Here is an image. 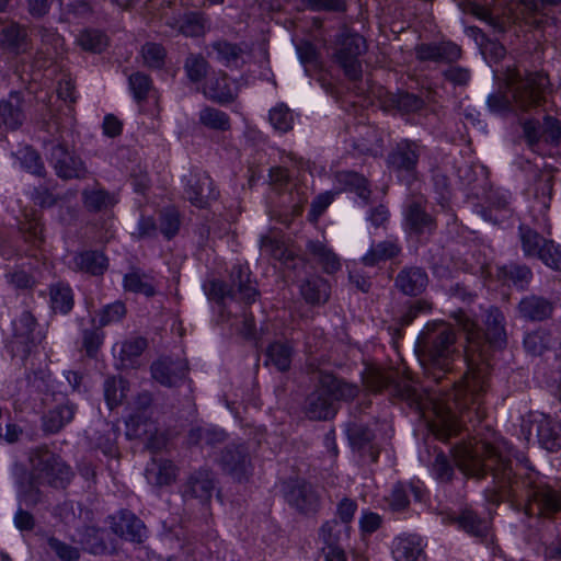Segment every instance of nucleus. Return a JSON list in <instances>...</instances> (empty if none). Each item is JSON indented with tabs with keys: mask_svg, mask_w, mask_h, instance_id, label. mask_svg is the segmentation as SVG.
<instances>
[{
	"mask_svg": "<svg viewBox=\"0 0 561 561\" xmlns=\"http://www.w3.org/2000/svg\"><path fill=\"white\" fill-rule=\"evenodd\" d=\"M455 343L456 334L450 324L428 323L419 335L416 343L424 365L425 380L422 385L415 383L409 377L400 376L394 368L376 366L366 367L363 373V382L374 393L386 390L391 397L407 401L411 408L424 414L432 412L433 432L439 439L447 440L459 431L458 413L462 415L474 405H477L474 410H478L481 403V398L471 400V391L462 388L465 378L458 383L447 382L446 387L453 386L449 392L434 388L453 369L456 356Z\"/></svg>",
	"mask_w": 561,
	"mask_h": 561,
	"instance_id": "nucleus-1",
	"label": "nucleus"
},
{
	"mask_svg": "<svg viewBox=\"0 0 561 561\" xmlns=\"http://www.w3.org/2000/svg\"><path fill=\"white\" fill-rule=\"evenodd\" d=\"M453 456L459 470L468 477L493 479V502L525 499L526 514L550 517L561 510V494L545 483L527 459L517 455L505 440L490 444L483 440L457 443Z\"/></svg>",
	"mask_w": 561,
	"mask_h": 561,
	"instance_id": "nucleus-2",
	"label": "nucleus"
},
{
	"mask_svg": "<svg viewBox=\"0 0 561 561\" xmlns=\"http://www.w3.org/2000/svg\"><path fill=\"white\" fill-rule=\"evenodd\" d=\"M457 323L467 332L468 347L466 360L468 371L465 375L463 389H469L471 400L482 398L489 389L491 365L489 347H502L506 341L504 314L497 308H490L485 316V332L481 333L476 321L459 311L455 314Z\"/></svg>",
	"mask_w": 561,
	"mask_h": 561,
	"instance_id": "nucleus-3",
	"label": "nucleus"
},
{
	"mask_svg": "<svg viewBox=\"0 0 561 561\" xmlns=\"http://www.w3.org/2000/svg\"><path fill=\"white\" fill-rule=\"evenodd\" d=\"M506 84L511 90L512 100L497 91L488 98V106L494 113L506 111L527 112L541 106L550 93V81L543 72L522 73L516 68H507Z\"/></svg>",
	"mask_w": 561,
	"mask_h": 561,
	"instance_id": "nucleus-4",
	"label": "nucleus"
},
{
	"mask_svg": "<svg viewBox=\"0 0 561 561\" xmlns=\"http://www.w3.org/2000/svg\"><path fill=\"white\" fill-rule=\"evenodd\" d=\"M30 460V479L20 484V495L27 505L41 502V485L65 488L72 478L70 467L58 455L45 447L35 449Z\"/></svg>",
	"mask_w": 561,
	"mask_h": 561,
	"instance_id": "nucleus-5",
	"label": "nucleus"
},
{
	"mask_svg": "<svg viewBox=\"0 0 561 561\" xmlns=\"http://www.w3.org/2000/svg\"><path fill=\"white\" fill-rule=\"evenodd\" d=\"M358 392L357 385L330 374L322 375L316 390L306 399L305 413L311 420H328L336 412L335 401L352 400Z\"/></svg>",
	"mask_w": 561,
	"mask_h": 561,
	"instance_id": "nucleus-6",
	"label": "nucleus"
},
{
	"mask_svg": "<svg viewBox=\"0 0 561 561\" xmlns=\"http://www.w3.org/2000/svg\"><path fill=\"white\" fill-rule=\"evenodd\" d=\"M367 50L366 39L347 28H341L336 41L335 58L343 68L345 76L351 80H358L362 77V64L359 56Z\"/></svg>",
	"mask_w": 561,
	"mask_h": 561,
	"instance_id": "nucleus-7",
	"label": "nucleus"
},
{
	"mask_svg": "<svg viewBox=\"0 0 561 561\" xmlns=\"http://www.w3.org/2000/svg\"><path fill=\"white\" fill-rule=\"evenodd\" d=\"M36 319L30 311H23L13 321V336L8 347L12 356L19 357L23 363L43 339L42 333L36 331Z\"/></svg>",
	"mask_w": 561,
	"mask_h": 561,
	"instance_id": "nucleus-8",
	"label": "nucleus"
},
{
	"mask_svg": "<svg viewBox=\"0 0 561 561\" xmlns=\"http://www.w3.org/2000/svg\"><path fill=\"white\" fill-rule=\"evenodd\" d=\"M208 295L213 299H225L228 296L237 297L247 304L253 302L259 296V291L255 284L251 282L250 274L247 267L241 265L233 266L231 271V288L219 280H213L209 283Z\"/></svg>",
	"mask_w": 561,
	"mask_h": 561,
	"instance_id": "nucleus-9",
	"label": "nucleus"
},
{
	"mask_svg": "<svg viewBox=\"0 0 561 561\" xmlns=\"http://www.w3.org/2000/svg\"><path fill=\"white\" fill-rule=\"evenodd\" d=\"M49 161L57 174L62 180H82L88 178L89 171L83 160L69 151L68 148L56 141L47 144Z\"/></svg>",
	"mask_w": 561,
	"mask_h": 561,
	"instance_id": "nucleus-10",
	"label": "nucleus"
},
{
	"mask_svg": "<svg viewBox=\"0 0 561 561\" xmlns=\"http://www.w3.org/2000/svg\"><path fill=\"white\" fill-rule=\"evenodd\" d=\"M184 197L198 208L207 207L219 195L214 181L205 172H192L184 178Z\"/></svg>",
	"mask_w": 561,
	"mask_h": 561,
	"instance_id": "nucleus-11",
	"label": "nucleus"
},
{
	"mask_svg": "<svg viewBox=\"0 0 561 561\" xmlns=\"http://www.w3.org/2000/svg\"><path fill=\"white\" fill-rule=\"evenodd\" d=\"M215 491V477L211 470L199 468L190 474L182 486V495L185 500L195 499L201 504H207Z\"/></svg>",
	"mask_w": 561,
	"mask_h": 561,
	"instance_id": "nucleus-12",
	"label": "nucleus"
},
{
	"mask_svg": "<svg viewBox=\"0 0 561 561\" xmlns=\"http://www.w3.org/2000/svg\"><path fill=\"white\" fill-rule=\"evenodd\" d=\"M152 378L164 387H175L185 380L187 375V363L184 359H172L163 357L152 363Z\"/></svg>",
	"mask_w": 561,
	"mask_h": 561,
	"instance_id": "nucleus-13",
	"label": "nucleus"
},
{
	"mask_svg": "<svg viewBox=\"0 0 561 561\" xmlns=\"http://www.w3.org/2000/svg\"><path fill=\"white\" fill-rule=\"evenodd\" d=\"M220 463L225 471L241 481L248 477L251 469L248 448L243 445H228L221 454Z\"/></svg>",
	"mask_w": 561,
	"mask_h": 561,
	"instance_id": "nucleus-14",
	"label": "nucleus"
},
{
	"mask_svg": "<svg viewBox=\"0 0 561 561\" xmlns=\"http://www.w3.org/2000/svg\"><path fill=\"white\" fill-rule=\"evenodd\" d=\"M523 130L530 148H534L540 140L553 144L561 140V124L551 116H546L542 125L527 121L523 125Z\"/></svg>",
	"mask_w": 561,
	"mask_h": 561,
	"instance_id": "nucleus-15",
	"label": "nucleus"
},
{
	"mask_svg": "<svg viewBox=\"0 0 561 561\" xmlns=\"http://www.w3.org/2000/svg\"><path fill=\"white\" fill-rule=\"evenodd\" d=\"M554 302L543 296L527 295L517 305L518 317L529 322H541L552 317Z\"/></svg>",
	"mask_w": 561,
	"mask_h": 561,
	"instance_id": "nucleus-16",
	"label": "nucleus"
},
{
	"mask_svg": "<svg viewBox=\"0 0 561 561\" xmlns=\"http://www.w3.org/2000/svg\"><path fill=\"white\" fill-rule=\"evenodd\" d=\"M409 229L416 234L432 233L436 229L434 218L426 213L422 197L411 201L405 210Z\"/></svg>",
	"mask_w": 561,
	"mask_h": 561,
	"instance_id": "nucleus-17",
	"label": "nucleus"
},
{
	"mask_svg": "<svg viewBox=\"0 0 561 561\" xmlns=\"http://www.w3.org/2000/svg\"><path fill=\"white\" fill-rule=\"evenodd\" d=\"M421 146L414 141L404 140L389 156V163L398 171L413 174L421 154Z\"/></svg>",
	"mask_w": 561,
	"mask_h": 561,
	"instance_id": "nucleus-18",
	"label": "nucleus"
},
{
	"mask_svg": "<svg viewBox=\"0 0 561 561\" xmlns=\"http://www.w3.org/2000/svg\"><path fill=\"white\" fill-rule=\"evenodd\" d=\"M203 93L206 98L218 103L231 102L236 95V88L225 72L210 75L205 82Z\"/></svg>",
	"mask_w": 561,
	"mask_h": 561,
	"instance_id": "nucleus-19",
	"label": "nucleus"
},
{
	"mask_svg": "<svg viewBox=\"0 0 561 561\" xmlns=\"http://www.w3.org/2000/svg\"><path fill=\"white\" fill-rule=\"evenodd\" d=\"M288 503L302 513L314 512L319 506V494L309 483L295 482L286 494Z\"/></svg>",
	"mask_w": 561,
	"mask_h": 561,
	"instance_id": "nucleus-20",
	"label": "nucleus"
},
{
	"mask_svg": "<svg viewBox=\"0 0 561 561\" xmlns=\"http://www.w3.org/2000/svg\"><path fill=\"white\" fill-rule=\"evenodd\" d=\"M113 531L130 541L141 542L146 535L144 523L133 513L123 511L117 518H113Z\"/></svg>",
	"mask_w": 561,
	"mask_h": 561,
	"instance_id": "nucleus-21",
	"label": "nucleus"
},
{
	"mask_svg": "<svg viewBox=\"0 0 561 561\" xmlns=\"http://www.w3.org/2000/svg\"><path fill=\"white\" fill-rule=\"evenodd\" d=\"M1 45L16 54L26 51L28 35L25 26L10 22L1 27Z\"/></svg>",
	"mask_w": 561,
	"mask_h": 561,
	"instance_id": "nucleus-22",
	"label": "nucleus"
},
{
	"mask_svg": "<svg viewBox=\"0 0 561 561\" xmlns=\"http://www.w3.org/2000/svg\"><path fill=\"white\" fill-rule=\"evenodd\" d=\"M392 553L396 561H425L426 559L421 539L416 536L397 538Z\"/></svg>",
	"mask_w": 561,
	"mask_h": 561,
	"instance_id": "nucleus-23",
	"label": "nucleus"
},
{
	"mask_svg": "<svg viewBox=\"0 0 561 561\" xmlns=\"http://www.w3.org/2000/svg\"><path fill=\"white\" fill-rule=\"evenodd\" d=\"M396 285L405 295L416 296L425 289L427 275L419 267L405 268L398 274Z\"/></svg>",
	"mask_w": 561,
	"mask_h": 561,
	"instance_id": "nucleus-24",
	"label": "nucleus"
},
{
	"mask_svg": "<svg viewBox=\"0 0 561 561\" xmlns=\"http://www.w3.org/2000/svg\"><path fill=\"white\" fill-rule=\"evenodd\" d=\"M561 0H520L524 21L535 27H542L547 21L548 5H557Z\"/></svg>",
	"mask_w": 561,
	"mask_h": 561,
	"instance_id": "nucleus-25",
	"label": "nucleus"
},
{
	"mask_svg": "<svg viewBox=\"0 0 561 561\" xmlns=\"http://www.w3.org/2000/svg\"><path fill=\"white\" fill-rule=\"evenodd\" d=\"M178 476V469L170 460H152L146 469L148 482L156 486H163L173 483Z\"/></svg>",
	"mask_w": 561,
	"mask_h": 561,
	"instance_id": "nucleus-26",
	"label": "nucleus"
},
{
	"mask_svg": "<svg viewBox=\"0 0 561 561\" xmlns=\"http://www.w3.org/2000/svg\"><path fill=\"white\" fill-rule=\"evenodd\" d=\"M0 119L3 125L11 129L22 125L24 113L22 110V98L19 92H12L8 100L0 102Z\"/></svg>",
	"mask_w": 561,
	"mask_h": 561,
	"instance_id": "nucleus-27",
	"label": "nucleus"
},
{
	"mask_svg": "<svg viewBox=\"0 0 561 561\" xmlns=\"http://www.w3.org/2000/svg\"><path fill=\"white\" fill-rule=\"evenodd\" d=\"M75 413L76 407L70 402L57 405L44 415L43 430L50 434L59 432L66 424L72 421Z\"/></svg>",
	"mask_w": 561,
	"mask_h": 561,
	"instance_id": "nucleus-28",
	"label": "nucleus"
},
{
	"mask_svg": "<svg viewBox=\"0 0 561 561\" xmlns=\"http://www.w3.org/2000/svg\"><path fill=\"white\" fill-rule=\"evenodd\" d=\"M536 424L540 445L551 453L559 450L561 448V430L559 424L547 416L536 421Z\"/></svg>",
	"mask_w": 561,
	"mask_h": 561,
	"instance_id": "nucleus-29",
	"label": "nucleus"
},
{
	"mask_svg": "<svg viewBox=\"0 0 561 561\" xmlns=\"http://www.w3.org/2000/svg\"><path fill=\"white\" fill-rule=\"evenodd\" d=\"M307 252L322 266L325 273H334L340 270L341 263L336 254L321 241L309 240Z\"/></svg>",
	"mask_w": 561,
	"mask_h": 561,
	"instance_id": "nucleus-30",
	"label": "nucleus"
},
{
	"mask_svg": "<svg viewBox=\"0 0 561 561\" xmlns=\"http://www.w3.org/2000/svg\"><path fill=\"white\" fill-rule=\"evenodd\" d=\"M168 25L178 26L179 32L185 36H201L209 28L207 19L202 13L191 12L180 20L168 21Z\"/></svg>",
	"mask_w": 561,
	"mask_h": 561,
	"instance_id": "nucleus-31",
	"label": "nucleus"
},
{
	"mask_svg": "<svg viewBox=\"0 0 561 561\" xmlns=\"http://www.w3.org/2000/svg\"><path fill=\"white\" fill-rule=\"evenodd\" d=\"M82 202L89 211H102L113 207L117 199L114 194L100 186L84 188L82 191Z\"/></svg>",
	"mask_w": 561,
	"mask_h": 561,
	"instance_id": "nucleus-32",
	"label": "nucleus"
},
{
	"mask_svg": "<svg viewBox=\"0 0 561 561\" xmlns=\"http://www.w3.org/2000/svg\"><path fill=\"white\" fill-rule=\"evenodd\" d=\"M75 267L79 271L101 275L108 266L107 259L99 251H84L77 254L73 259Z\"/></svg>",
	"mask_w": 561,
	"mask_h": 561,
	"instance_id": "nucleus-33",
	"label": "nucleus"
},
{
	"mask_svg": "<svg viewBox=\"0 0 561 561\" xmlns=\"http://www.w3.org/2000/svg\"><path fill=\"white\" fill-rule=\"evenodd\" d=\"M156 432L157 427L147 413L135 412L126 422V435L129 438L149 439Z\"/></svg>",
	"mask_w": 561,
	"mask_h": 561,
	"instance_id": "nucleus-34",
	"label": "nucleus"
},
{
	"mask_svg": "<svg viewBox=\"0 0 561 561\" xmlns=\"http://www.w3.org/2000/svg\"><path fill=\"white\" fill-rule=\"evenodd\" d=\"M401 249L396 241L386 240L374 243L369 251L363 256L362 261L367 266H374L387 260L399 255Z\"/></svg>",
	"mask_w": 561,
	"mask_h": 561,
	"instance_id": "nucleus-35",
	"label": "nucleus"
},
{
	"mask_svg": "<svg viewBox=\"0 0 561 561\" xmlns=\"http://www.w3.org/2000/svg\"><path fill=\"white\" fill-rule=\"evenodd\" d=\"M294 355L293 346L285 342H274L266 351V365H273L279 371L289 369Z\"/></svg>",
	"mask_w": 561,
	"mask_h": 561,
	"instance_id": "nucleus-36",
	"label": "nucleus"
},
{
	"mask_svg": "<svg viewBox=\"0 0 561 561\" xmlns=\"http://www.w3.org/2000/svg\"><path fill=\"white\" fill-rule=\"evenodd\" d=\"M300 291L307 302L323 304L329 299L330 285L321 277H313L301 285Z\"/></svg>",
	"mask_w": 561,
	"mask_h": 561,
	"instance_id": "nucleus-37",
	"label": "nucleus"
},
{
	"mask_svg": "<svg viewBox=\"0 0 561 561\" xmlns=\"http://www.w3.org/2000/svg\"><path fill=\"white\" fill-rule=\"evenodd\" d=\"M147 347V341L142 337H133L122 344L119 351V364L123 368H135L138 358Z\"/></svg>",
	"mask_w": 561,
	"mask_h": 561,
	"instance_id": "nucleus-38",
	"label": "nucleus"
},
{
	"mask_svg": "<svg viewBox=\"0 0 561 561\" xmlns=\"http://www.w3.org/2000/svg\"><path fill=\"white\" fill-rule=\"evenodd\" d=\"M519 240L523 253L526 257H537L542 247L549 241L528 226L519 227Z\"/></svg>",
	"mask_w": 561,
	"mask_h": 561,
	"instance_id": "nucleus-39",
	"label": "nucleus"
},
{
	"mask_svg": "<svg viewBox=\"0 0 561 561\" xmlns=\"http://www.w3.org/2000/svg\"><path fill=\"white\" fill-rule=\"evenodd\" d=\"M124 287L126 290L142 294L148 297L153 296L156 293L152 277L138 270L131 271L125 275Z\"/></svg>",
	"mask_w": 561,
	"mask_h": 561,
	"instance_id": "nucleus-40",
	"label": "nucleus"
},
{
	"mask_svg": "<svg viewBox=\"0 0 561 561\" xmlns=\"http://www.w3.org/2000/svg\"><path fill=\"white\" fill-rule=\"evenodd\" d=\"M459 526L468 534L484 538L490 531V523L479 518L472 511L466 510L458 517Z\"/></svg>",
	"mask_w": 561,
	"mask_h": 561,
	"instance_id": "nucleus-41",
	"label": "nucleus"
},
{
	"mask_svg": "<svg viewBox=\"0 0 561 561\" xmlns=\"http://www.w3.org/2000/svg\"><path fill=\"white\" fill-rule=\"evenodd\" d=\"M500 276L508 282H512L515 286L524 288L529 284L533 277L531 270L523 264H508L499 268Z\"/></svg>",
	"mask_w": 561,
	"mask_h": 561,
	"instance_id": "nucleus-42",
	"label": "nucleus"
},
{
	"mask_svg": "<svg viewBox=\"0 0 561 561\" xmlns=\"http://www.w3.org/2000/svg\"><path fill=\"white\" fill-rule=\"evenodd\" d=\"M552 337L546 330H536L528 333L524 339L525 350L535 356L542 355L551 347Z\"/></svg>",
	"mask_w": 561,
	"mask_h": 561,
	"instance_id": "nucleus-43",
	"label": "nucleus"
},
{
	"mask_svg": "<svg viewBox=\"0 0 561 561\" xmlns=\"http://www.w3.org/2000/svg\"><path fill=\"white\" fill-rule=\"evenodd\" d=\"M51 308L55 311L67 313L72 309L73 297L70 287L64 284H56L50 287Z\"/></svg>",
	"mask_w": 561,
	"mask_h": 561,
	"instance_id": "nucleus-44",
	"label": "nucleus"
},
{
	"mask_svg": "<svg viewBox=\"0 0 561 561\" xmlns=\"http://www.w3.org/2000/svg\"><path fill=\"white\" fill-rule=\"evenodd\" d=\"M199 122L211 129L228 130L230 128L229 116L217 108L205 107L199 112Z\"/></svg>",
	"mask_w": 561,
	"mask_h": 561,
	"instance_id": "nucleus-45",
	"label": "nucleus"
},
{
	"mask_svg": "<svg viewBox=\"0 0 561 561\" xmlns=\"http://www.w3.org/2000/svg\"><path fill=\"white\" fill-rule=\"evenodd\" d=\"M127 382L121 377H108L104 382V396L111 409L119 404L126 396Z\"/></svg>",
	"mask_w": 561,
	"mask_h": 561,
	"instance_id": "nucleus-46",
	"label": "nucleus"
},
{
	"mask_svg": "<svg viewBox=\"0 0 561 561\" xmlns=\"http://www.w3.org/2000/svg\"><path fill=\"white\" fill-rule=\"evenodd\" d=\"M268 119L273 128L287 133L294 126V114L285 104H277L270 111Z\"/></svg>",
	"mask_w": 561,
	"mask_h": 561,
	"instance_id": "nucleus-47",
	"label": "nucleus"
},
{
	"mask_svg": "<svg viewBox=\"0 0 561 561\" xmlns=\"http://www.w3.org/2000/svg\"><path fill=\"white\" fill-rule=\"evenodd\" d=\"M217 59L226 66L237 65L242 56V49L237 45L227 41H217L211 44Z\"/></svg>",
	"mask_w": 561,
	"mask_h": 561,
	"instance_id": "nucleus-48",
	"label": "nucleus"
},
{
	"mask_svg": "<svg viewBox=\"0 0 561 561\" xmlns=\"http://www.w3.org/2000/svg\"><path fill=\"white\" fill-rule=\"evenodd\" d=\"M47 547L60 561H78L80 550L56 537L47 538Z\"/></svg>",
	"mask_w": 561,
	"mask_h": 561,
	"instance_id": "nucleus-49",
	"label": "nucleus"
},
{
	"mask_svg": "<svg viewBox=\"0 0 561 561\" xmlns=\"http://www.w3.org/2000/svg\"><path fill=\"white\" fill-rule=\"evenodd\" d=\"M78 43L84 50L101 53L107 46V38L100 31L85 30L79 35Z\"/></svg>",
	"mask_w": 561,
	"mask_h": 561,
	"instance_id": "nucleus-50",
	"label": "nucleus"
},
{
	"mask_svg": "<svg viewBox=\"0 0 561 561\" xmlns=\"http://www.w3.org/2000/svg\"><path fill=\"white\" fill-rule=\"evenodd\" d=\"M184 69L192 82H199L207 75L208 62L203 56L191 54L185 59Z\"/></svg>",
	"mask_w": 561,
	"mask_h": 561,
	"instance_id": "nucleus-51",
	"label": "nucleus"
},
{
	"mask_svg": "<svg viewBox=\"0 0 561 561\" xmlns=\"http://www.w3.org/2000/svg\"><path fill=\"white\" fill-rule=\"evenodd\" d=\"M339 181L350 190L355 191L360 198L365 201L369 198L370 191L368 190L367 181L358 173L342 172L339 174Z\"/></svg>",
	"mask_w": 561,
	"mask_h": 561,
	"instance_id": "nucleus-52",
	"label": "nucleus"
},
{
	"mask_svg": "<svg viewBox=\"0 0 561 561\" xmlns=\"http://www.w3.org/2000/svg\"><path fill=\"white\" fill-rule=\"evenodd\" d=\"M300 10L343 12L346 4L343 0H299Z\"/></svg>",
	"mask_w": 561,
	"mask_h": 561,
	"instance_id": "nucleus-53",
	"label": "nucleus"
},
{
	"mask_svg": "<svg viewBox=\"0 0 561 561\" xmlns=\"http://www.w3.org/2000/svg\"><path fill=\"white\" fill-rule=\"evenodd\" d=\"M18 158L21 161V164L24 169H26L28 172L36 174V175H43L45 168L44 163L39 157V154L33 150L30 147H26L19 151Z\"/></svg>",
	"mask_w": 561,
	"mask_h": 561,
	"instance_id": "nucleus-54",
	"label": "nucleus"
},
{
	"mask_svg": "<svg viewBox=\"0 0 561 561\" xmlns=\"http://www.w3.org/2000/svg\"><path fill=\"white\" fill-rule=\"evenodd\" d=\"M180 215L174 208L163 209L160 214V230L168 239L175 236L180 229Z\"/></svg>",
	"mask_w": 561,
	"mask_h": 561,
	"instance_id": "nucleus-55",
	"label": "nucleus"
},
{
	"mask_svg": "<svg viewBox=\"0 0 561 561\" xmlns=\"http://www.w3.org/2000/svg\"><path fill=\"white\" fill-rule=\"evenodd\" d=\"M141 55L144 62L150 68H161L164 64L165 50L154 43H147L142 46Z\"/></svg>",
	"mask_w": 561,
	"mask_h": 561,
	"instance_id": "nucleus-56",
	"label": "nucleus"
},
{
	"mask_svg": "<svg viewBox=\"0 0 561 561\" xmlns=\"http://www.w3.org/2000/svg\"><path fill=\"white\" fill-rule=\"evenodd\" d=\"M537 259L542 261V263L550 268L561 271V248L552 240H549L547 244L542 247Z\"/></svg>",
	"mask_w": 561,
	"mask_h": 561,
	"instance_id": "nucleus-57",
	"label": "nucleus"
},
{
	"mask_svg": "<svg viewBox=\"0 0 561 561\" xmlns=\"http://www.w3.org/2000/svg\"><path fill=\"white\" fill-rule=\"evenodd\" d=\"M357 511L356 501L344 497L342 499L336 506V516L340 522L344 525L345 535H350V523L353 520V517Z\"/></svg>",
	"mask_w": 561,
	"mask_h": 561,
	"instance_id": "nucleus-58",
	"label": "nucleus"
},
{
	"mask_svg": "<svg viewBox=\"0 0 561 561\" xmlns=\"http://www.w3.org/2000/svg\"><path fill=\"white\" fill-rule=\"evenodd\" d=\"M346 432L351 444L357 448H363L374 438L368 427L357 423L350 424Z\"/></svg>",
	"mask_w": 561,
	"mask_h": 561,
	"instance_id": "nucleus-59",
	"label": "nucleus"
},
{
	"mask_svg": "<svg viewBox=\"0 0 561 561\" xmlns=\"http://www.w3.org/2000/svg\"><path fill=\"white\" fill-rule=\"evenodd\" d=\"M460 7L465 13L472 14L473 16L488 22L490 25H492L494 28L499 31L504 30L499 20L493 18L491 12L486 8L474 2H466L462 3Z\"/></svg>",
	"mask_w": 561,
	"mask_h": 561,
	"instance_id": "nucleus-60",
	"label": "nucleus"
},
{
	"mask_svg": "<svg viewBox=\"0 0 561 561\" xmlns=\"http://www.w3.org/2000/svg\"><path fill=\"white\" fill-rule=\"evenodd\" d=\"M129 85L135 99L141 101L147 98L151 81L147 75L136 72L129 77Z\"/></svg>",
	"mask_w": 561,
	"mask_h": 561,
	"instance_id": "nucleus-61",
	"label": "nucleus"
},
{
	"mask_svg": "<svg viewBox=\"0 0 561 561\" xmlns=\"http://www.w3.org/2000/svg\"><path fill=\"white\" fill-rule=\"evenodd\" d=\"M5 277L8 283L16 289H30L35 285L34 277L21 268L8 272Z\"/></svg>",
	"mask_w": 561,
	"mask_h": 561,
	"instance_id": "nucleus-62",
	"label": "nucleus"
},
{
	"mask_svg": "<svg viewBox=\"0 0 561 561\" xmlns=\"http://www.w3.org/2000/svg\"><path fill=\"white\" fill-rule=\"evenodd\" d=\"M21 231L26 241L37 245L43 241L42 224L36 218L26 219L21 224Z\"/></svg>",
	"mask_w": 561,
	"mask_h": 561,
	"instance_id": "nucleus-63",
	"label": "nucleus"
},
{
	"mask_svg": "<svg viewBox=\"0 0 561 561\" xmlns=\"http://www.w3.org/2000/svg\"><path fill=\"white\" fill-rule=\"evenodd\" d=\"M319 537L328 547L337 545L341 538V526L339 522L335 519L325 522L319 530Z\"/></svg>",
	"mask_w": 561,
	"mask_h": 561,
	"instance_id": "nucleus-64",
	"label": "nucleus"
}]
</instances>
